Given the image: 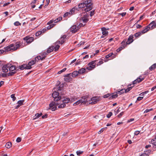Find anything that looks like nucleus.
<instances>
[{"label": "nucleus", "mask_w": 156, "mask_h": 156, "mask_svg": "<svg viewBox=\"0 0 156 156\" xmlns=\"http://www.w3.org/2000/svg\"><path fill=\"white\" fill-rule=\"evenodd\" d=\"M153 110V108H151L150 109H147L145 111L144 113H147L150 111H151Z\"/></svg>", "instance_id": "56"}, {"label": "nucleus", "mask_w": 156, "mask_h": 156, "mask_svg": "<svg viewBox=\"0 0 156 156\" xmlns=\"http://www.w3.org/2000/svg\"><path fill=\"white\" fill-rule=\"evenodd\" d=\"M66 68H64L63 69H62V70H60V71H59V72H58V74H60L61 73H62V72L65 71H66Z\"/></svg>", "instance_id": "55"}, {"label": "nucleus", "mask_w": 156, "mask_h": 156, "mask_svg": "<svg viewBox=\"0 0 156 156\" xmlns=\"http://www.w3.org/2000/svg\"><path fill=\"white\" fill-rule=\"evenodd\" d=\"M80 20H82L83 23H87L89 21V19L88 18H85L83 17H81Z\"/></svg>", "instance_id": "29"}, {"label": "nucleus", "mask_w": 156, "mask_h": 156, "mask_svg": "<svg viewBox=\"0 0 156 156\" xmlns=\"http://www.w3.org/2000/svg\"><path fill=\"white\" fill-rule=\"evenodd\" d=\"M48 115L47 114H46L45 115H42V118L43 119H44L45 118H46L48 117Z\"/></svg>", "instance_id": "62"}, {"label": "nucleus", "mask_w": 156, "mask_h": 156, "mask_svg": "<svg viewBox=\"0 0 156 156\" xmlns=\"http://www.w3.org/2000/svg\"><path fill=\"white\" fill-rule=\"evenodd\" d=\"M124 114L123 112H122L119 115H117V117L119 118H120Z\"/></svg>", "instance_id": "54"}, {"label": "nucleus", "mask_w": 156, "mask_h": 156, "mask_svg": "<svg viewBox=\"0 0 156 156\" xmlns=\"http://www.w3.org/2000/svg\"><path fill=\"white\" fill-rule=\"evenodd\" d=\"M55 48L54 46H52L51 47L49 48L47 51V52L48 53H50L53 51Z\"/></svg>", "instance_id": "27"}, {"label": "nucleus", "mask_w": 156, "mask_h": 156, "mask_svg": "<svg viewBox=\"0 0 156 156\" xmlns=\"http://www.w3.org/2000/svg\"><path fill=\"white\" fill-rule=\"evenodd\" d=\"M90 1H84L83 2L79 4L78 6V9L79 10L80 9L83 8L85 7L84 11L87 12L91 10L93 8V3H89Z\"/></svg>", "instance_id": "1"}, {"label": "nucleus", "mask_w": 156, "mask_h": 156, "mask_svg": "<svg viewBox=\"0 0 156 156\" xmlns=\"http://www.w3.org/2000/svg\"><path fill=\"white\" fill-rule=\"evenodd\" d=\"M62 102L66 104L69 103L70 101V99L69 98H66L62 100Z\"/></svg>", "instance_id": "25"}, {"label": "nucleus", "mask_w": 156, "mask_h": 156, "mask_svg": "<svg viewBox=\"0 0 156 156\" xmlns=\"http://www.w3.org/2000/svg\"><path fill=\"white\" fill-rule=\"evenodd\" d=\"M66 106V104H64L63 103L59 105L58 106V108H62L65 107Z\"/></svg>", "instance_id": "40"}, {"label": "nucleus", "mask_w": 156, "mask_h": 156, "mask_svg": "<svg viewBox=\"0 0 156 156\" xmlns=\"http://www.w3.org/2000/svg\"><path fill=\"white\" fill-rule=\"evenodd\" d=\"M143 97H138L137 99V100L138 101H140L143 99Z\"/></svg>", "instance_id": "64"}, {"label": "nucleus", "mask_w": 156, "mask_h": 156, "mask_svg": "<svg viewBox=\"0 0 156 156\" xmlns=\"http://www.w3.org/2000/svg\"><path fill=\"white\" fill-rule=\"evenodd\" d=\"M79 10L78 9V8L77 6H76L73 8L71 9L70 10L69 12H70L71 15L73 14L76 11H78Z\"/></svg>", "instance_id": "19"}, {"label": "nucleus", "mask_w": 156, "mask_h": 156, "mask_svg": "<svg viewBox=\"0 0 156 156\" xmlns=\"http://www.w3.org/2000/svg\"><path fill=\"white\" fill-rule=\"evenodd\" d=\"M145 78V77H143L142 78H140V76L139 77H138L134 80L133 81V83L131 84H129V86H131L132 85H135V84H136L137 83H139L142 81Z\"/></svg>", "instance_id": "7"}, {"label": "nucleus", "mask_w": 156, "mask_h": 156, "mask_svg": "<svg viewBox=\"0 0 156 156\" xmlns=\"http://www.w3.org/2000/svg\"><path fill=\"white\" fill-rule=\"evenodd\" d=\"M82 100H80L78 101H77L75 103L73 104V105L74 106H76V105H79L80 103H82Z\"/></svg>", "instance_id": "36"}, {"label": "nucleus", "mask_w": 156, "mask_h": 156, "mask_svg": "<svg viewBox=\"0 0 156 156\" xmlns=\"http://www.w3.org/2000/svg\"><path fill=\"white\" fill-rule=\"evenodd\" d=\"M133 38L134 37L133 35H130L127 39V41H126V43L127 44H130L132 43L134 41L133 39Z\"/></svg>", "instance_id": "14"}, {"label": "nucleus", "mask_w": 156, "mask_h": 156, "mask_svg": "<svg viewBox=\"0 0 156 156\" xmlns=\"http://www.w3.org/2000/svg\"><path fill=\"white\" fill-rule=\"evenodd\" d=\"M21 140V138L20 137H18L16 139V141L18 143H19L20 142Z\"/></svg>", "instance_id": "57"}, {"label": "nucleus", "mask_w": 156, "mask_h": 156, "mask_svg": "<svg viewBox=\"0 0 156 156\" xmlns=\"http://www.w3.org/2000/svg\"><path fill=\"white\" fill-rule=\"evenodd\" d=\"M55 48H54L55 51H56L59 49V48L60 47V46L59 45H58V44H55Z\"/></svg>", "instance_id": "43"}, {"label": "nucleus", "mask_w": 156, "mask_h": 156, "mask_svg": "<svg viewBox=\"0 0 156 156\" xmlns=\"http://www.w3.org/2000/svg\"><path fill=\"white\" fill-rule=\"evenodd\" d=\"M71 73L68 74L64 76V80L66 82H70L72 81V78H71Z\"/></svg>", "instance_id": "10"}, {"label": "nucleus", "mask_w": 156, "mask_h": 156, "mask_svg": "<svg viewBox=\"0 0 156 156\" xmlns=\"http://www.w3.org/2000/svg\"><path fill=\"white\" fill-rule=\"evenodd\" d=\"M148 28L150 30L153 29L156 27V20L152 21L147 25Z\"/></svg>", "instance_id": "8"}, {"label": "nucleus", "mask_w": 156, "mask_h": 156, "mask_svg": "<svg viewBox=\"0 0 156 156\" xmlns=\"http://www.w3.org/2000/svg\"><path fill=\"white\" fill-rule=\"evenodd\" d=\"M101 29L102 31V34L103 35L106 36V35L108 34V31H107V30H108V28L107 29L105 27H104L102 28Z\"/></svg>", "instance_id": "18"}, {"label": "nucleus", "mask_w": 156, "mask_h": 156, "mask_svg": "<svg viewBox=\"0 0 156 156\" xmlns=\"http://www.w3.org/2000/svg\"><path fill=\"white\" fill-rule=\"evenodd\" d=\"M10 66L11 64H9V67L8 68L9 71H13L14 70H16L15 71H16L19 70V69H17L16 68L15 66L12 65Z\"/></svg>", "instance_id": "15"}, {"label": "nucleus", "mask_w": 156, "mask_h": 156, "mask_svg": "<svg viewBox=\"0 0 156 156\" xmlns=\"http://www.w3.org/2000/svg\"><path fill=\"white\" fill-rule=\"evenodd\" d=\"M124 90V92L127 93L130 91L129 89L128 88H127L126 89H123Z\"/></svg>", "instance_id": "63"}, {"label": "nucleus", "mask_w": 156, "mask_h": 156, "mask_svg": "<svg viewBox=\"0 0 156 156\" xmlns=\"http://www.w3.org/2000/svg\"><path fill=\"white\" fill-rule=\"evenodd\" d=\"M126 12H123L121 13H119V15L121 16H122L123 17L125 16L126 14Z\"/></svg>", "instance_id": "53"}, {"label": "nucleus", "mask_w": 156, "mask_h": 156, "mask_svg": "<svg viewBox=\"0 0 156 156\" xmlns=\"http://www.w3.org/2000/svg\"><path fill=\"white\" fill-rule=\"evenodd\" d=\"M156 68V63L154 64L149 68V69L151 71H152Z\"/></svg>", "instance_id": "23"}, {"label": "nucleus", "mask_w": 156, "mask_h": 156, "mask_svg": "<svg viewBox=\"0 0 156 156\" xmlns=\"http://www.w3.org/2000/svg\"><path fill=\"white\" fill-rule=\"evenodd\" d=\"M118 96V95L116 93V94L115 93L114 94L112 93L111 94V96L109 97V99H112L113 98H117Z\"/></svg>", "instance_id": "22"}, {"label": "nucleus", "mask_w": 156, "mask_h": 156, "mask_svg": "<svg viewBox=\"0 0 156 156\" xmlns=\"http://www.w3.org/2000/svg\"><path fill=\"white\" fill-rule=\"evenodd\" d=\"M111 96V94H105L103 96V97L105 98H107L108 97H110Z\"/></svg>", "instance_id": "51"}, {"label": "nucleus", "mask_w": 156, "mask_h": 156, "mask_svg": "<svg viewBox=\"0 0 156 156\" xmlns=\"http://www.w3.org/2000/svg\"><path fill=\"white\" fill-rule=\"evenodd\" d=\"M55 25V24L54 23L50 25H49L47 27V29L48 30L51 29V28L53 27Z\"/></svg>", "instance_id": "37"}, {"label": "nucleus", "mask_w": 156, "mask_h": 156, "mask_svg": "<svg viewBox=\"0 0 156 156\" xmlns=\"http://www.w3.org/2000/svg\"><path fill=\"white\" fill-rule=\"evenodd\" d=\"M98 61V60H94L89 62L88 64L89 66L86 67V69L89 70H91L94 69L96 67V65Z\"/></svg>", "instance_id": "4"}, {"label": "nucleus", "mask_w": 156, "mask_h": 156, "mask_svg": "<svg viewBox=\"0 0 156 156\" xmlns=\"http://www.w3.org/2000/svg\"><path fill=\"white\" fill-rule=\"evenodd\" d=\"M42 113H37L35 114V118H33V119L34 120L37 119L38 118H39L40 117L42 116Z\"/></svg>", "instance_id": "28"}, {"label": "nucleus", "mask_w": 156, "mask_h": 156, "mask_svg": "<svg viewBox=\"0 0 156 156\" xmlns=\"http://www.w3.org/2000/svg\"><path fill=\"white\" fill-rule=\"evenodd\" d=\"M71 14H70V12H66L63 15V17H65L67 16L69 17L71 16Z\"/></svg>", "instance_id": "34"}, {"label": "nucleus", "mask_w": 156, "mask_h": 156, "mask_svg": "<svg viewBox=\"0 0 156 156\" xmlns=\"http://www.w3.org/2000/svg\"><path fill=\"white\" fill-rule=\"evenodd\" d=\"M79 29V27H76V26L75 25H73L70 28L71 31L72 32V33H75L77 32Z\"/></svg>", "instance_id": "11"}, {"label": "nucleus", "mask_w": 156, "mask_h": 156, "mask_svg": "<svg viewBox=\"0 0 156 156\" xmlns=\"http://www.w3.org/2000/svg\"><path fill=\"white\" fill-rule=\"evenodd\" d=\"M11 98H12V101H14L16 99V98L15 96V94H12L11 95Z\"/></svg>", "instance_id": "45"}, {"label": "nucleus", "mask_w": 156, "mask_h": 156, "mask_svg": "<svg viewBox=\"0 0 156 156\" xmlns=\"http://www.w3.org/2000/svg\"><path fill=\"white\" fill-rule=\"evenodd\" d=\"M127 44H129L126 43V40L124 39L121 43V46L123 48H125Z\"/></svg>", "instance_id": "21"}, {"label": "nucleus", "mask_w": 156, "mask_h": 156, "mask_svg": "<svg viewBox=\"0 0 156 156\" xmlns=\"http://www.w3.org/2000/svg\"><path fill=\"white\" fill-rule=\"evenodd\" d=\"M82 98L83 99V100H82V103L85 104L87 102V103H88L89 101H87V97L86 96H85L83 97Z\"/></svg>", "instance_id": "26"}, {"label": "nucleus", "mask_w": 156, "mask_h": 156, "mask_svg": "<svg viewBox=\"0 0 156 156\" xmlns=\"http://www.w3.org/2000/svg\"><path fill=\"white\" fill-rule=\"evenodd\" d=\"M83 151H76V153L78 155H80V154H82Z\"/></svg>", "instance_id": "60"}, {"label": "nucleus", "mask_w": 156, "mask_h": 156, "mask_svg": "<svg viewBox=\"0 0 156 156\" xmlns=\"http://www.w3.org/2000/svg\"><path fill=\"white\" fill-rule=\"evenodd\" d=\"M57 90L58 91L59 95L60 96L64 95L66 93V91L63 89H61L59 87H58Z\"/></svg>", "instance_id": "12"}, {"label": "nucleus", "mask_w": 156, "mask_h": 156, "mask_svg": "<svg viewBox=\"0 0 156 156\" xmlns=\"http://www.w3.org/2000/svg\"><path fill=\"white\" fill-rule=\"evenodd\" d=\"M151 151L149 149H147L144 151V153L142 154L140 156H149Z\"/></svg>", "instance_id": "16"}, {"label": "nucleus", "mask_w": 156, "mask_h": 156, "mask_svg": "<svg viewBox=\"0 0 156 156\" xmlns=\"http://www.w3.org/2000/svg\"><path fill=\"white\" fill-rule=\"evenodd\" d=\"M94 14V10L90 12V15L91 16H93Z\"/></svg>", "instance_id": "61"}, {"label": "nucleus", "mask_w": 156, "mask_h": 156, "mask_svg": "<svg viewBox=\"0 0 156 156\" xmlns=\"http://www.w3.org/2000/svg\"><path fill=\"white\" fill-rule=\"evenodd\" d=\"M149 92L148 91H146L144 92H143L142 93H140V96H144L145 94H147Z\"/></svg>", "instance_id": "48"}, {"label": "nucleus", "mask_w": 156, "mask_h": 156, "mask_svg": "<svg viewBox=\"0 0 156 156\" xmlns=\"http://www.w3.org/2000/svg\"><path fill=\"white\" fill-rule=\"evenodd\" d=\"M12 145V143L11 142H8L6 144L5 146L7 148H9L11 147Z\"/></svg>", "instance_id": "31"}, {"label": "nucleus", "mask_w": 156, "mask_h": 156, "mask_svg": "<svg viewBox=\"0 0 156 156\" xmlns=\"http://www.w3.org/2000/svg\"><path fill=\"white\" fill-rule=\"evenodd\" d=\"M59 103L57 101H52L49 104L50 108H52L54 106H57L58 105Z\"/></svg>", "instance_id": "20"}, {"label": "nucleus", "mask_w": 156, "mask_h": 156, "mask_svg": "<svg viewBox=\"0 0 156 156\" xmlns=\"http://www.w3.org/2000/svg\"><path fill=\"white\" fill-rule=\"evenodd\" d=\"M41 59V57L40 56H38L36 57L35 58V60L36 61L38 62L39 60Z\"/></svg>", "instance_id": "47"}, {"label": "nucleus", "mask_w": 156, "mask_h": 156, "mask_svg": "<svg viewBox=\"0 0 156 156\" xmlns=\"http://www.w3.org/2000/svg\"><path fill=\"white\" fill-rule=\"evenodd\" d=\"M85 69L84 68H82L79 69L78 72L79 74H82L85 72Z\"/></svg>", "instance_id": "32"}, {"label": "nucleus", "mask_w": 156, "mask_h": 156, "mask_svg": "<svg viewBox=\"0 0 156 156\" xmlns=\"http://www.w3.org/2000/svg\"><path fill=\"white\" fill-rule=\"evenodd\" d=\"M16 73V71H14L13 72H9L8 73V76H13L14 74H15Z\"/></svg>", "instance_id": "35"}, {"label": "nucleus", "mask_w": 156, "mask_h": 156, "mask_svg": "<svg viewBox=\"0 0 156 156\" xmlns=\"http://www.w3.org/2000/svg\"><path fill=\"white\" fill-rule=\"evenodd\" d=\"M36 62V60L34 59V60H32L31 61L29 62L28 63V65L31 66L33 65L34 64H35Z\"/></svg>", "instance_id": "33"}, {"label": "nucleus", "mask_w": 156, "mask_h": 156, "mask_svg": "<svg viewBox=\"0 0 156 156\" xmlns=\"http://www.w3.org/2000/svg\"><path fill=\"white\" fill-rule=\"evenodd\" d=\"M103 63V62L102 59L100 60L97 63V64L96 63L97 66H98L99 65H101Z\"/></svg>", "instance_id": "46"}, {"label": "nucleus", "mask_w": 156, "mask_h": 156, "mask_svg": "<svg viewBox=\"0 0 156 156\" xmlns=\"http://www.w3.org/2000/svg\"><path fill=\"white\" fill-rule=\"evenodd\" d=\"M79 72L77 71H75L71 74V76L73 77H75L77 76L79 74Z\"/></svg>", "instance_id": "30"}, {"label": "nucleus", "mask_w": 156, "mask_h": 156, "mask_svg": "<svg viewBox=\"0 0 156 156\" xmlns=\"http://www.w3.org/2000/svg\"><path fill=\"white\" fill-rule=\"evenodd\" d=\"M22 44L20 42L16 43L15 45L14 44H11L8 46L4 48L5 52H7L11 50L15 51L20 48Z\"/></svg>", "instance_id": "2"}, {"label": "nucleus", "mask_w": 156, "mask_h": 156, "mask_svg": "<svg viewBox=\"0 0 156 156\" xmlns=\"http://www.w3.org/2000/svg\"><path fill=\"white\" fill-rule=\"evenodd\" d=\"M19 69L20 70H23L25 69V64L23 65L20 66H19Z\"/></svg>", "instance_id": "42"}, {"label": "nucleus", "mask_w": 156, "mask_h": 156, "mask_svg": "<svg viewBox=\"0 0 156 156\" xmlns=\"http://www.w3.org/2000/svg\"><path fill=\"white\" fill-rule=\"evenodd\" d=\"M151 143L156 147V139L152 140L151 141Z\"/></svg>", "instance_id": "38"}, {"label": "nucleus", "mask_w": 156, "mask_h": 156, "mask_svg": "<svg viewBox=\"0 0 156 156\" xmlns=\"http://www.w3.org/2000/svg\"><path fill=\"white\" fill-rule=\"evenodd\" d=\"M23 40L26 41L27 44H29L34 41V38L33 37L27 36L23 38Z\"/></svg>", "instance_id": "6"}, {"label": "nucleus", "mask_w": 156, "mask_h": 156, "mask_svg": "<svg viewBox=\"0 0 156 156\" xmlns=\"http://www.w3.org/2000/svg\"><path fill=\"white\" fill-rule=\"evenodd\" d=\"M52 97L54 98V101H58L61 99L62 97L59 96L58 91H55L52 94Z\"/></svg>", "instance_id": "5"}, {"label": "nucleus", "mask_w": 156, "mask_h": 156, "mask_svg": "<svg viewBox=\"0 0 156 156\" xmlns=\"http://www.w3.org/2000/svg\"><path fill=\"white\" fill-rule=\"evenodd\" d=\"M116 93L118 95L119 94V95H121L124 93V90L123 89H119L116 92Z\"/></svg>", "instance_id": "24"}, {"label": "nucleus", "mask_w": 156, "mask_h": 156, "mask_svg": "<svg viewBox=\"0 0 156 156\" xmlns=\"http://www.w3.org/2000/svg\"><path fill=\"white\" fill-rule=\"evenodd\" d=\"M42 31H39L38 32H37V33H36L35 34V35L36 36H38L42 34Z\"/></svg>", "instance_id": "44"}, {"label": "nucleus", "mask_w": 156, "mask_h": 156, "mask_svg": "<svg viewBox=\"0 0 156 156\" xmlns=\"http://www.w3.org/2000/svg\"><path fill=\"white\" fill-rule=\"evenodd\" d=\"M123 49L122 47H121V46L119 48H118L116 51L117 52H119L122 50Z\"/></svg>", "instance_id": "58"}, {"label": "nucleus", "mask_w": 156, "mask_h": 156, "mask_svg": "<svg viewBox=\"0 0 156 156\" xmlns=\"http://www.w3.org/2000/svg\"><path fill=\"white\" fill-rule=\"evenodd\" d=\"M9 64L4 65L2 67V71L5 73L7 72L8 71V69L9 68Z\"/></svg>", "instance_id": "13"}, {"label": "nucleus", "mask_w": 156, "mask_h": 156, "mask_svg": "<svg viewBox=\"0 0 156 156\" xmlns=\"http://www.w3.org/2000/svg\"><path fill=\"white\" fill-rule=\"evenodd\" d=\"M14 25L16 26H18L21 25V23L18 21H16L14 23Z\"/></svg>", "instance_id": "49"}, {"label": "nucleus", "mask_w": 156, "mask_h": 156, "mask_svg": "<svg viewBox=\"0 0 156 156\" xmlns=\"http://www.w3.org/2000/svg\"><path fill=\"white\" fill-rule=\"evenodd\" d=\"M116 57V55L114 54L113 53H110L107 55L105 56L106 58H110V59H113Z\"/></svg>", "instance_id": "17"}, {"label": "nucleus", "mask_w": 156, "mask_h": 156, "mask_svg": "<svg viewBox=\"0 0 156 156\" xmlns=\"http://www.w3.org/2000/svg\"><path fill=\"white\" fill-rule=\"evenodd\" d=\"M99 99L97 97H94L92 98L89 101L88 104H94L96 103Z\"/></svg>", "instance_id": "9"}, {"label": "nucleus", "mask_w": 156, "mask_h": 156, "mask_svg": "<svg viewBox=\"0 0 156 156\" xmlns=\"http://www.w3.org/2000/svg\"><path fill=\"white\" fill-rule=\"evenodd\" d=\"M56 106H55L54 107H52L51 108V110L52 111H55V110H56V109H57V107Z\"/></svg>", "instance_id": "59"}, {"label": "nucleus", "mask_w": 156, "mask_h": 156, "mask_svg": "<svg viewBox=\"0 0 156 156\" xmlns=\"http://www.w3.org/2000/svg\"><path fill=\"white\" fill-rule=\"evenodd\" d=\"M31 68H32V67L31 66H29V65H25V69H31Z\"/></svg>", "instance_id": "50"}, {"label": "nucleus", "mask_w": 156, "mask_h": 156, "mask_svg": "<svg viewBox=\"0 0 156 156\" xmlns=\"http://www.w3.org/2000/svg\"><path fill=\"white\" fill-rule=\"evenodd\" d=\"M112 113L111 112H110L107 115V117L108 118H109L112 115Z\"/></svg>", "instance_id": "52"}, {"label": "nucleus", "mask_w": 156, "mask_h": 156, "mask_svg": "<svg viewBox=\"0 0 156 156\" xmlns=\"http://www.w3.org/2000/svg\"><path fill=\"white\" fill-rule=\"evenodd\" d=\"M24 101V100H20L18 101L17 104L20 106L22 105H23Z\"/></svg>", "instance_id": "41"}, {"label": "nucleus", "mask_w": 156, "mask_h": 156, "mask_svg": "<svg viewBox=\"0 0 156 156\" xmlns=\"http://www.w3.org/2000/svg\"><path fill=\"white\" fill-rule=\"evenodd\" d=\"M1 77H7V76H8V73H1Z\"/></svg>", "instance_id": "39"}, {"label": "nucleus", "mask_w": 156, "mask_h": 156, "mask_svg": "<svg viewBox=\"0 0 156 156\" xmlns=\"http://www.w3.org/2000/svg\"><path fill=\"white\" fill-rule=\"evenodd\" d=\"M150 29L149 28L147 27V26L145 27L144 29L142 30L141 31H140L139 32H137L136 33L133 35L135 36L136 38H137L139 37L142 34H143L147 32Z\"/></svg>", "instance_id": "3"}]
</instances>
